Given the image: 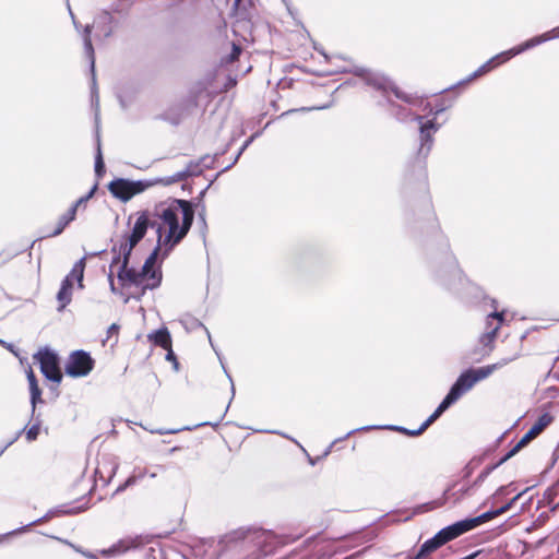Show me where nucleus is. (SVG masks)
<instances>
[{"mask_svg": "<svg viewBox=\"0 0 559 559\" xmlns=\"http://www.w3.org/2000/svg\"><path fill=\"white\" fill-rule=\"evenodd\" d=\"M475 382L468 369L463 370L450 386L448 394L456 402L473 386Z\"/></svg>", "mask_w": 559, "mask_h": 559, "instance_id": "nucleus-21", "label": "nucleus"}, {"mask_svg": "<svg viewBox=\"0 0 559 559\" xmlns=\"http://www.w3.org/2000/svg\"><path fill=\"white\" fill-rule=\"evenodd\" d=\"M486 455L487 453H484L483 455L474 456L468 461V463L462 469L463 480H466L472 476L474 471L484 462Z\"/></svg>", "mask_w": 559, "mask_h": 559, "instance_id": "nucleus-33", "label": "nucleus"}, {"mask_svg": "<svg viewBox=\"0 0 559 559\" xmlns=\"http://www.w3.org/2000/svg\"><path fill=\"white\" fill-rule=\"evenodd\" d=\"M209 187H210V185H209L207 187H205V188H204V189L199 193V195L195 198V200H193V201H194V203L197 204V209H198V207H201V205L203 204V203H202V200H203V198H204V195H205V193H206V191H207Z\"/></svg>", "mask_w": 559, "mask_h": 559, "instance_id": "nucleus-58", "label": "nucleus"}, {"mask_svg": "<svg viewBox=\"0 0 559 559\" xmlns=\"http://www.w3.org/2000/svg\"><path fill=\"white\" fill-rule=\"evenodd\" d=\"M198 217H199V222L201 224L202 236H203V238H205V231L207 229V224H206V219H205V205L204 204L201 205V209L199 210V213H198Z\"/></svg>", "mask_w": 559, "mask_h": 559, "instance_id": "nucleus-46", "label": "nucleus"}, {"mask_svg": "<svg viewBox=\"0 0 559 559\" xmlns=\"http://www.w3.org/2000/svg\"><path fill=\"white\" fill-rule=\"evenodd\" d=\"M197 212L194 201L185 199L169 198L162 201L153 210H143L138 212L143 214L147 229H155L156 236L169 247L179 245L189 234Z\"/></svg>", "mask_w": 559, "mask_h": 559, "instance_id": "nucleus-1", "label": "nucleus"}, {"mask_svg": "<svg viewBox=\"0 0 559 559\" xmlns=\"http://www.w3.org/2000/svg\"><path fill=\"white\" fill-rule=\"evenodd\" d=\"M242 542L248 549H252L251 559H261L273 554L277 547L275 535L271 531L257 527H239L219 538V544L228 548Z\"/></svg>", "mask_w": 559, "mask_h": 559, "instance_id": "nucleus-3", "label": "nucleus"}, {"mask_svg": "<svg viewBox=\"0 0 559 559\" xmlns=\"http://www.w3.org/2000/svg\"><path fill=\"white\" fill-rule=\"evenodd\" d=\"M26 377H27V381H28V383H29V382H33V381H37V378H36V376H35V373H34V371H33V369H32V368H29V369L26 371Z\"/></svg>", "mask_w": 559, "mask_h": 559, "instance_id": "nucleus-63", "label": "nucleus"}, {"mask_svg": "<svg viewBox=\"0 0 559 559\" xmlns=\"http://www.w3.org/2000/svg\"><path fill=\"white\" fill-rule=\"evenodd\" d=\"M412 121L418 123L419 133L415 162L420 168H425L435 143V134L442 124L436 121L435 118L426 119L424 116H412Z\"/></svg>", "mask_w": 559, "mask_h": 559, "instance_id": "nucleus-5", "label": "nucleus"}, {"mask_svg": "<svg viewBox=\"0 0 559 559\" xmlns=\"http://www.w3.org/2000/svg\"><path fill=\"white\" fill-rule=\"evenodd\" d=\"M98 189V181H96L92 188L90 189V191L86 193L87 198H90V200L95 195L96 191Z\"/></svg>", "mask_w": 559, "mask_h": 559, "instance_id": "nucleus-62", "label": "nucleus"}, {"mask_svg": "<svg viewBox=\"0 0 559 559\" xmlns=\"http://www.w3.org/2000/svg\"><path fill=\"white\" fill-rule=\"evenodd\" d=\"M154 186L151 180H132L128 178H115L108 185L110 194L119 201L126 203L133 197L144 192Z\"/></svg>", "mask_w": 559, "mask_h": 559, "instance_id": "nucleus-9", "label": "nucleus"}, {"mask_svg": "<svg viewBox=\"0 0 559 559\" xmlns=\"http://www.w3.org/2000/svg\"><path fill=\"white\" fill-rule=\"evenodd\" d=\"M504 513V510L503 508H496V509H489L487 510L486 512L477 515V516H473V518H465L466 520V523L469 527V531L480 526L481 524L486 523V522H489L491 521L492 519L501 515Z\"/></svg>", "mask_w": 559, "mask_h": 559, "instance_id": "nucleus-25", "label": "nucleus"}, {"mask_svg": "<svg viewBox=\"0 0 559 559\" xmlns=\"http://www.w3.org/2000/svg\"><path fill=\"white\" fill-rule=\"evenodd\" d=\"M165 359L169 362L173 364V369L178 372L179 371V368H180V364L177 359V355L175 354V352L173 350V348H168L167 349V353H166V356H165Z\"/></svg>", "mask_w": 559, "mask_h": 559, "instance_id": "nucleus-45", "label": "nucleus"}, {"mask_svg": "<svg viewBox=\"0 0 559 559\" xmlns=\"http://www.w3.org/2000/svg\"><path fill=\"white\" fill-rule=\"evenodd\" d=\"M148 341L155 346H159L163 349L171 348V335L169 330L166 326H162L157 330H154L148 335Z\"/></svg>", "mask_w": 559, "mask_h": 559, "instance_id": "nucleus-26", "label": "nucleus"}, {"mask_svg": "<svg viewBox=\"0 0 559 559\" xmlns=\"http://www.w3.org/2000/svg\"><path fill=\"white\" fill-rule=\"evenodd\" d=\"M175 248L176 247L168 248V246L163 241L160 236L156 238V246L154 247L150 255L145 259L144 264L142 265L143 271H145L148 274V280H151L152 282L145 284L141 288L140 295L133 296V298L140 300L147 289L153 290L159 287L162 283L160 263L164 259H166L169 255V253Z\"/></svg>", "mask_w": 559, "mask_h": 559, "instance_id": "nucleus-4", "label": "nucleus"}, {"mask_svg": "<svg viewBox=\"0 0 559 559\" xmlns=\"http://www.w3.org/2000/svg\"><path fill=\"white\" fill-rule=\"evenodd\" d=\"M554 421V416L545 412L538 416L532 427L525 432V435L508 451L509 456H515L521 450L526 448L537 436H539L544 429H546Z\"/></svg>", "mask_w": 559, "mask_h": 559, "instance_id": "nucleus-14", "label": "nucleus"}, {"mask_svg": "<svg viewBox=\"0 0 559 559\" xmlns=\"http://www.w3.org/2000/svg\"><path fill=\"white\" fill-rule=\"evenodd\" d=\"M183 170L191 171L189 177L199 176L202 173V169L200 168V163H193V162H191Z\"/></svg>", "mask_w": 559, "mask_h": 559, "instance_id": "nucleus-53", "label": "nucleus"}, {"mask_svg": "<svg viewBox=\"0 0 559 559\" xmlns=\"http://www.w3.org/2000/svg\"><path fill=\"white\" fill-rule=\"evenodd\" d=\"M498 332L499 325H496L479 337V344L481 345L479 354L481 357L489 355L493 349V342L498 335Z\"/></svg>", "mask_w": 559, "mask_h": 559, "instance_id": "nucleus-28", "label": "nucleus"}, {"mask_svg": "<svg viewBox=\"0 0 559 559\" xmlns=\"http://www.w3.org/2000/svg\"><path fill=\"white\" fill-rule=\"evenodd\" d=\"M85 266V257H82L74 263L70 273L61 281L60 288L56 296L59 302L58 311H63L66 307L71 302L74 281L76 282L80 289L84 288L83 282Z\"/></svg>", "mask_w": 559, "mask_h": 559, "instance_id": "nucleus-8", "label": "nucleus"}, {"mask_svg": "<svg viewBox=\"0 0 559 559\" xmlns=\"http://www.w3.org/2000/svg\"><path fill=\"white\" fill-rule=\"evenodd\" d=\"M352 72L356 76L361 78L367 85L382 92L391 91L396 98L405 102L406 104L417 105L420 103L417 96L403 92L389 78L378 72H373L361 67H355Z\"/></svg>", "mask_w": 559, "mask_h": 559, "instance_id": "nucleus-7", "label": "nucleus"}, {"mask_svg": "<svg viewBox=\"0 0 559 559\" xmlns=\"http://www.w3.org/2000/svg\"><path fill=\"white\" fill-rule=\"evenodd\" d=\"M95 359L84 349L73 350L66 362L64 372L71 378H83L94 369Z\"/></svg>", "mask_w": 559, "mask_h": 559, "instance_id": "nucleus-13", "label": "nucleus"}, {"mask_svg": "<svg viewBox=\"0 0 559 559\" xmlns=\"http://www.w3.org/2000/svg\"><path fill=\"white\" fill-rule=\"evenodd\" d=\"M389 104L393 107L394 109V116L395 118L401 121V122H407V121H412V116H418L417 114H413L409 110H407L406 108L402 107V106H397L395 105L394 103H392L391 100H389Z\"/></svg>", "mask_w": 559, "mask_h": 559, "instance_id": "nucleus-35", "label": "nucleus"}, {"mask_svg": "<svg viewBox=\"0 0 559 559\" xmlns=\"http://www.w3.org/2000/svg\"><path fill=\"white\" fill-rule=\"evenodd\" d=\"M187 330H195L198 328H202L209 340H211V334H210V331L207 330V328L197 318L194 317H191V316H187L183 320H182ZM212 343V341H210Z\"/></svg>", "mask_w": 559, "mask_h": 559, "instance_id": "nucleus-37", "label": "nucleus"}, {"mask_svg": "<svg viewBox=\"0 0 559 559\" xmlns=\"http://www.w3.org/2000/svg\"><path fill=\"white\" fill-rule=\"evenodd\" d=\"M241 52H242L241 47L233 44V48H231L230 53L228 55L227 61L234 62L235 60H237L239 58Z\"/></svg>", "mask_w": 559, "mask_h": 559, "instance_id": "nucleus-50", "label": "nucleus"}, {"mask_svg": "<svg viewBox=\"0 0 559 559\" xmlns=\"http://www.w3.org/2000/svg\"><path fill=\"white\" fill-rule=\"evenodd\" d=\"M41 389L38 386L36 389H32L29 391V402L32 406V417L35 415L36 406L39 403H44V400L41 397Z\"/></svg>", "mask_w": 559, "mask_h": 559, "instance_id": "nucleus-41", "label": "nucleus"}, {"mask_svg": "<svg viewBox=\"0 0 559 559\" xmlns=\"http://www.w3.org/2000/svg\"><path fill=\"white\" fill-rule=\"evenodd\" d=\"M34 360L39 365L40 372L48 381L60 384L63 376L60 368V358L53 349L48 346L40 348L34 355Z\"/></svg>", "mask_w": 559, "mask_h": 559, "instance_id": "nucleus-11", "label": "nucleus"}, {"mask_svg": "<svg viewBox=\"0 0 559 559\" xmlns=\"http://www.w3.org/2000/svg\"><path fill=\"white\" fill-rule=\"evenodd\" d=\"M147 233V224L143 214H139L132 226L131 231L122 235V241L119 243V254L111 259V266L120 263V266L130 264L133 249L141 242Z\"/></svg>", "mask_w": 559, "mask_h": 559, "instance_id": "nucleus-6", "label": "nucleus"}, {"mask_svg": "<svg viewBox=\"0 0 559 559\" xmlns=\"http://www.w3.org/2000/svg\"><path fill=\"white\" fill-rule=\"evenodd\" d=\"M94 171L96 176V181H98L106 173V166L103 157L102 152V145H100V138L97 134V147H96V154H95V164H94Z\"/></svg>", "mask_w": 559, "mask_h": 559, "instance_id": "nucleus-31", "label": "nucleus"}, {"mask_svg": "<svg viewBox=\"0 0 559 559\" xmlns=\"http://www.w3.org/2000/svg\"><path fill=\"white\" fill-rule=\"evenodd\" d=\"M79 209L80 207L76 206L75 203H73L71 205V207L64 214H62V215L69 221V223H72L75 219V217H76V213H78Z\"/></svg>", "mask_w": 559, "mask_h": 559, "instance_id": "nucleus-52", "label": "nucleus"}, {"mask_svg": "<svg viewBox=\"0 0 559 559\" xmlns=\"http://www.w3.org/2000/svg\"><path fill=\"white\" fill-rule=\"evenodd\" d=\"M429 269L433 282L451 293H459L467 281L448 240L441 243L438 255L430 260Z\"/></svg>", "mask_w": 559, "mask_h": 559, "instance_id": "nucleus-2", "label": "nucleus"}, {"mask_svg": "<svg viewBox=\"0 0 559 559\" xmlns=\"http://www.w3.org/2000/svg\"><path fill=\"white\" fill-rule=\"evenodd\" d=\"M442 547L439 538L433 535L432 537L425 540L414 556H408L406 559H425L430 554Z\"/></svg>", "mask_w": 559, "mask_h": 559, "instance_id": "nucleus-27", "label": "nucleus"}, {"mask_svg": "<svg viewBox=\"0 0 559 559\" xmlns=\"http://www.w3.org/2000/svg\"><path fill=\"white\" fill-rule=\"evenodd\" d=\"M90 508V506L87 503H84V504H81V506H78V507H74V508H70V509H66L63 506H59V507H56V508H52L50 510H48L41 518L37 519V520H34L23 526H20L15 530H13V533H25L27 532L32 526L34 525H37V524H40V523H44V522H47L49 521L50 519L55 518V516H59V515H75V514H79L81 512H84L85 510H87Z\"/></svg>", "mask_w": 559, "mask_h": 559, "instance_id": "nucleus-16", "label": "nucleus"}, {"mask_svg": "<svg viewBox=\"0 0 559 559\" xmlns=\"http://www.w3.org/2000/svg\"><path fill=\"white\" fill-rule=\"evenodd\" d=\"M24 428H25V430L23 431V433L25 432L26 440L28 442H33L39 436V432H40V420L37 419L36 423L33 424L31 427L27 428V426H25Z\"/></svg>", "mask_w": 559, "mask_h": 559, "instance_id": "nucleus-40", "label": "nucleus"}, {"mask_svg": "<svg viewBox=\"0 0 559 559\" xmlns=\"http://www.w3.org/2000/svg\"><path fill=\"white\" fill-rule=\"evenodd\" d=\"M25 430V428H22L21 430H19L14 438H12L9 442H7L2 448H0V456L3 454V452L10 447L20 437L21 435L23 433V431Z\"/></svg>", "mask_w": 559, "mask_h": 559, "instance_id": "nucleus-54", "label": "nucleus"}, {"mask_svg": "<svg viewBox=\"0 0 559 559\" xmlns=\"http://www.w3.org/2000/svg\"><path fill=\"white\" fill-rule=\"evenodd\" d=\"M135 477L134 476H129L124 483H122L121 485H119L117 487V489L115 490L114 495H117V493H120L122 491H124L128 487L132 486L135 484Z\"/></svg>", "mask_w": 559, "mask_h": 559, "instance_id": "nucleus-47", "label": "nucleus"}, {"mask_svg": "<svg viewBox=\"0 0 559 559\" xmlns=\"http://www.w3.org/2000/svg\"><path fill=\"white\" fill-rule=\"evenodd\" d=\"M426 222H427L426 228H427L428 234L433 235L436 233H439L440 227H439L437 217H436L435 213L430 210L429 206L427 209Z\"/></svg>", "mask_w": 559, "mask_h": 559, "instance_id": "nucleus-39", "label": "nucleus"}, {"mask_svg": "<svg viewBox=\"0 0 559 559\" xmlns=\"http://www.w3.org/2000/svg\"><path fill=\"white\" fill-rule=\"evenodd\" d=\"M88 201H90V198H87V195L85 194V195L79 198L74 203L76 204V206L81 207L82 205L86 204Z\"/></svg>", "mask_w": 559, "mask_h": 559, "instance_id": "nucleus-61", "label": "nucleus"}, {"mask_svg": "<svg viewBox=\"0 0 559 559\" xmlns=\"http://www.w3.org/2000/svg\"><path fill=\"white\" fill-rule=\"evenodd\" d=\"M514 484L513 483H510L508 485H503V486H500L496 489V491L489 496L481 504L479 508H483L485 507L490 500H492L493 502L502 499L503 497H506L507 495H509V487H512Z\"/></svg>", "mask_w": 559, "mask_h": 559, "instance_id": "nucleus-36", "label": "nucleus"}, {"mask_svg": "<svg viewBox=\"0 0 559 559\" xmlns=\"http://www.w3.org/2000/svg\"><path fill=\"white\" fill-rule=\"evenodd\" d=\"M555 38H559V26L555 27L548 32H545L540 35H536L530 39H526L525 41L518 45L519 50L521 51V53H523L543 43H546V41L555 39Z\"/></svg>", "mask_w": 559, "mask_h": 559, "instance_id": "nucleus-23", "label": "nucleus"}, {"mask_svg": "<svg viewBox=\"0 0 559 559\" xmlns=\"http://www.w3.org/2000/svg\"><path fill=\"white\" fill-rule=\"evenodd\" d=\"M469 532V527L466 523L465 519L459 520L450 525L444 526L440 531H438L435 535L439 538L441 545H445L447 543L460 537L461 535Z\"/></svg>", "mask_w": 559, "mask_h": 559, "instance_id": "nucleus-20", "label": "nucleus"}, {"mask_svg": "<svg viewBox=\"0 0 559 559\" xmlns=\"http://www.w3.org/2000/svg\"><path fill=\"white\" fill-rule=\"evenodd\" d=\"M83 45L84 52L90 61V69L92 72V86H91V100L92 104L98 107L99 98H98V90L96 85V75H95V51L92 44V29L93 25L86 24L83 28Z\"/></svg>", "mask_w": 559, "mask_h": 559, "instance_id": "nucleus-15", "label": "nucleus"}, {"mask_svg": "<svg viewBox=\"0 0 559 559\" xmlns=\"http://www.w3.org/2000/svg\"><path fill=\"white\" fill-rule=\"evenodd\" d=\"M437 506L438 504L436 502H433V501L419 504V506H417L414 509L413 514H418V513H421V512L430 511V510L435 509Z\"/></svg>", "mask_w": 559, "mask_h": 559, "instance_id": "nucleus-48", "label": "nucleus"}, {"mask_svg": "<svg viewBox=\"0 0 559 559\" xmlns=\"http://www.w3.org/2000/svg\"><path fill=\"white\" fill-rule=\"evenodd\" d=\"M68 225H70L69 221L63 215H61L58 219L56 229L53 231H51L50 234H48L47 237L59 236L66 229V227Z\"/></svg>", "mask_w": 559, "mask_h": 559, "instance_id": "nucleus-43", "label": "nucleus"}, {"mask_svg": "<svg viewBox=\"0 0 559 559\" xmlns=\"http://www.w3.org/2000/svg\"><path fill=\"white\" fill-rule=\"evenodd\" d=\"M216 156L217 155H215V156L205 155L198 163H200V165H202L205 168H210L211 165L214 163Z\"/></svg>", "mask_w": 559, "mask_h": 559, "instance_id": "nucleus-55", "label": "nucleus"}, {"mask_svg": "<svg viewBox=\"0 0 559 559\" xmlns=\"http://www.w3.org/2000/svg\"><path fill=\"white\" fill-rule=\"evenodd\" d=\"M456 401L451 397L448 393L442 399L437 408L432 412V414L423 423L424 428H428L432 423H435L441 415L448 411L452 405H454Z\"/></svg>", "mask_w": 559, "mask_h": 559, "instance_id": "nucleus-29", "label": "nucleus"}, {"mask_svg": "<svg viewBox=\"0 0 559 559\" xmlns=\"http://www.w3.org/2000/svg\"><path fill=\"white\" fill-rule=\"evenodd\" d=\"M117 277L121 286H141L143 287L144 280H148V274L143 271V267H141L140 271L135 270L133 266L126 265V266H119V270L117 272Z\"/></svg>", "mask_w": 559, "mask_h": 559, "instance_id": "nucleus-19", "label": "nucleus"}, {"mask_svg": "<svg viewBox=\"0 0 559 559\" xmlns=\"http://www.w3.org/2000/svg\"><path fill=\"white\" fill-rule=\"evenodd\" d=\"M26 377H27V381H28V383H29V382H33V381H37V378H36V376H35V373H34V371H33V369H32V368H29V369L26 371Z\"/></svg>", "mask_w": 559, "mask_h": 559, "instance_id": "nucleus-64", "label": "nucleus"}, {"mask_svg": "<svg viewBox=\"0 0 559 559\" xmlns=\"http://www.w3.org/2000/svg\"><path fill=\"white\" fill-rule=\"evenodd\" d=\"M515 503H516V500L514 498H511L509 501H507L500 508H503L504 513H507L508 511H510L514 507Z\"/></svg>", "mask_w": 559, "mask_h": 559, "instance_id": "nucleus-59", "label": "nucleus"}, {"mask_svg": "<svg viewBox=\"0 0 559 559\" xmlns=\"http://www.w3.org/2000/svg\"><path fill=\"white\" fill-rule=\"evenodd\" d=\"M186 100L181 99L179 103L169 107L165 112L158 115L156 119L166 121L171 126H179L186 118L191 116L197 108L186 109Z\"/></svg>", "mask_w": 559, "mask_h": 559, "instance_id": "nucleus-18", "label": "nucleus"}, {"mask_svg": "<svg viewBox=\"0 0 559 559\" xmlns=\"http://www.w3.org/2000/svg\"><path fill=\"white\" fill-rule=\"evenodd\" d=\"M379 428L388 429L391 431H396V432L406 435L408 437H418L426 430V428H424V424H421L417 429H408L406 427L399 426V425L373 426L372 429H379Z\"/></svg>", "mask_w": 559, "mask_h": 559, "instance_id": "nucleus-30", "label": "nucleus"}, {"mask_svg": "<svg viewBox=\"0 0 559 559\" xmlns=\"http://www.w3.org/2000/svg\"><path fill=\"white\" fill-rule=\"evenodd\" d=\"M520 53H521V51L519 50L518 45L508 50L501 51V52L497 53L496 56L491 57L489 60H487L484 64H481L478 69H476L467 78L459 81L456 84H454L452 86H449V87L442 90L440 93H445L451 90H454L457 86L467 84V83L472 82L473 80L490 72L496 67L508 62L510 59H512L513 57H515Z\"/></svg>", "mask_w": 559, "mask_h": 559, "instance_id": "nucleus-12", "label": "nucleus"}, {"mask_svg": "<svg viewBox=\"0 0 559 559\" xmlns=\"http://www.w3.org/2000/svg\"><path fill=\"white\" fill-rule=\"evenodd\" d=\"M79 209L80 207L76 206L75 203H73L71 205V207L64 214H62V215L69 221V223H72L75 219V217H76V213H78Z\"/></svg>", "mask_w": 559, "mask_h": 559, "instance_id": "nucleus-51", "label": "nucleus"}, {"mask_svg": "<svg viewBox=\"0 0 559 559\" xmlns=\"http://www.w3.org/2000/svg\"><path fill=\"white\" fill-rule=\"evenodd\" d=\"M437 506L438 504L436 502H433V501L419 504V506H417L414 509L413 514H418V513H421V512L430 511V510L435 509Z\"/></svg>", "mask_w": 559, "mask_h": 559, "instance_id": "nucleus-49", "label": "nucleus"}, {"mask_svg": "<svg viewBox=\"0 0 559 559\" xmlns=\"http://www.w3.org/2000/svg\"><path fill=\"white\" fill-rule=\"evenodd\" d=\"M510 459H512V456H509V452H507L499 461H497L496 463H493L491 465L486 466L472 483H469L465 486H462L457 490H453L457 485V483H454L451 487H449L444 491V496L447 497V499L453 498L454 503L461 502L462 499H464L465 497L472 496V493H473L472 491L474 488L481 486V484L487 479V477L493 471H496L498 467H500L502 464H504Z\"/></svg>", "mask_w": 559, "mask_h": 559, "instance_id": "nucleus-10", "label": "nucleus"}, {"mask_svg": "<svg viewBox=\"0 0 559 559\" xmlns=\"http://www.w3.org/2000/svg\"><path fill=\"white\" fill-rule=\"evenodd\" d=\"M372 428H373V426H364V427H359V428H355V429L349 430V431H348L344 437L337 438V439H335V440L331 443V445H330V447L326 449V451L324 452V456H326V455L331 452V448H332L335 443H337V442H340V441H343V440L347 439L349 436L354 435V433H355V432H357V431H367V430H370V429H372Z\"/></svg>", "mask_w": 559, "mask_h": 559, "instance_id": "nucleus-42", "label": "nucleus"}, {"mask_svg": "<svg viewBox=\"0 0 559 559\" xmlns=\"http://www.w3.org/2000/svg\"><path fill=\"white\" fill-rule=\"evenodd\" d=\"M467 369L471 372L472 378H473L475 384L477 382L488 378L490 374H492L496 371V367L495 366H489V365L483 366V367H478V368L469 367Z\"/></svg>", "mask_w": 559, "mask_h": 559, "instance_id": "nucleus-32", "label": "nucleus"}, {"mask_svg": "<svg viewBox=\"0 0 559 559\" xmlns=\"http://www.w3.org/2000/svg\"><path fill=\"white\" fill-rule=\"evenodd\" d=\"M223 369H224V372H225L226 377L228 378V380L230 382V391H231V399L230 400H233L234 396H235L234 381H233V378L227 372V370H226V368L224 366H223ZM230 402L231 401H229V404L226 406L223 415L216 421H214V423H212V421H203V423L194 425L193 427H185V428H181V429H162L160 428V429L152 430L151 432L157 433V435H169V433H177V432H179L181 430H192V429H195V428H199V427H203V426H212V427L216 428L221 424V421L224 418L225 414L227 413V411L229 408V405H230Z\"/></svg>", "mask_w": 559, "mask_h": 559, "instance_id": "nucleus-22", "label": "nucleus"}, {"mask_svg": "<svg viewBox=\"0 0 559 559\" xmlns=\"http://www.w3.org/2000/svg\"><path fill=\"white\" fill-rule=\"evenodd\" d=\"M119 330H120L119 324H117V323L110 324L109 328L107 329V338H110L112 335H118Z\"/></svg>", "mask_w": 559, "mask_h": 559, "instance_id": "nucleus-56", "label": "nucleus"}, {"mask_svg": "<svg viewBox=\"0 0 559 559\" xmlns=\"http://www.w3.org/2000/svg\"><path fill=\"white\" fill-rule=\"evenodd\" d=\"M454 99L445 100L440 99L436 103L435 108L430 110L431 118H435L437 121V118L443 114L447 109L451 108L453 105Z\"/></svg>", "mask_w": 559, "mask_h": 559, "instance_id": "nucleus-38", "label": "nucleus"}, {"mask_svg": "<svg viewBox=\"0 0 559 559\" xmlns=\"http://www.w3.org/2000/svg\"><path fill=\"white\" fill-rule=\"evenodd\" d=\"M207 90V84L200 80L198 82H195L188 91V95L187 97H185L183 99L186 100V109L188 110L189 108H198L199 107V97L204 93L206 92Z\"/></svg>", "mask_w": 559, "mask_h": 559, "instance_id": "nucleus-24", "label": "nucleus"}, {"mask_svg": "<svg viewBox=\"0 0 559 559\" xmlns=\"http://www.w3.org/2000/svg\"><path fill=\"white\" fill-rule=\"evenodd\" d=\"M492 319H496L498 321L497 325H499V328H500L506 320V311L504 310H502V311L495 310L493 312L489 313L487 316V325L491 324Z\"/></svg>", "mask_w": 559, "mask_h": 559, "instance_id": "nucleus-44", "label": "nucleus"}, {"mask_svg": "<svg viewBox=\"0 0 559 559\" xmlns=\"http://www.w3.org/2000/svg\"><path fill=\"white\" fill-rule=\"evenodd\" d=\"M512 360H513V358H503V359H501L500 361H498L496 364H491L490 366H495L496 370H498V369L502 368L503 366H506L507 364H509Z\"/></svg>", "mask_w": 559, "mask_h": 559, "instance_id": "nucleus-60", "label": "nucleus"}, {"mask_svg": "<svg viewBox=\"0 0 559 559\" xmlns=\"http://www.w3.org/2000/svg\"><path fill=\"white\" fill-rule=\"evenodd\" d=\"M190 174H191L190 170H180V171H177L176 174H174L171 176L164 177V178H158V179L154 180L153 182H154V185L155 183H163L164 186H169V185H173L175 182L186 180L187 178H189Z\"/></svg>", "mask_w": 559, "mask_h": 559, "instance_id": "nucleus-34", "label": "nucleus"}, {"mask_svg": "<svg viewBox=\"0 0 559 559\" xmlns=\"http://www.w3.org/2000/svg\"><path fill=\"white\" fill-rule=\"evenodd\" d=\"M257 135L258 133H254L243 142V144L239 148V154H242L248 148V146L253 142Z\"/></svg>", "mask_w": 559, "mask_h": 559, "instance_id": "nucleus-57", "label": "nucleus"}, {"mask_svg": "<svg viewBox=\"0 0 559 559\" xmlns=\"http://www.w3.org/2000/svg\"><path fill=\"white\" fill-rule=\"evenodd\" d=\"M148 543L147 536H135V537H126L119 539L117 543L111 545L109 548L102 549L99 554L104 557L116 556L119 554H123L130 549H136Z\"/></svg>", "mask_w": 559, "mask_h": 559, "instance_id": "nucleus-17", "label": "nucleus"}]
</instances>
